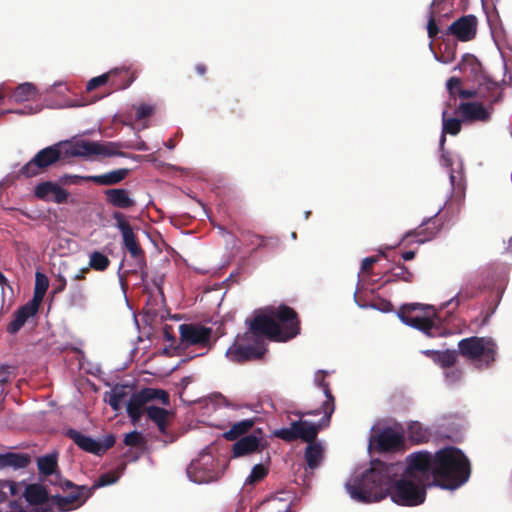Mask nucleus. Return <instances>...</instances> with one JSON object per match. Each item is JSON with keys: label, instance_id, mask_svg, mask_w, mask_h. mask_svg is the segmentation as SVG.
<instances>
[{"label": "nucleus", "instance_id": "obj_1", "mask_svg": "<svg viewBox=\"0 0 512 512\" xmlns=\"http://www.w3.org/2000/svg\"><path fill=\"white\" fill-rule=\"evenodd\" d=\"M395 474L393 464L382 461H374L371 468L355 480L353 485H348L351 497L362 503L378 502L388 496L391 477Z\"/></svg>", "mask_w": 512, "mask_h": 512}, {"label": "nucleus", "instance_id": "obj_2", "mask_svg": "<svg viewBox=\"0 0 512 512\" xmlns=\"http://www.w3.org/2000/svg\"><path fill=\"white\" fill-rule=\"evenodd\" d=\"M434 480L446 489H456L468 481L470 462L456 447H446L436 452Z\"/></svg>", "mask_w": 512, "mask_h": 512}, {"label": "nucleus", "instance_id": "obj_3", "mask_svg": "<svg viewBox=\"0 0 512 512\" xmlns=\"http://www.w3.org/2000/svg\"><path fill=\"white\" fill-rule=\"evenodd\" d=\"M398 317L408 326H411L427 337L441 336V328L436 324V310L433 306L421 303H409L401 306Z\"/></svg>", "mask_w": 512, "mask_h": 512}, {"label": "nucleus", "instance_id": "obj_4", "mask_svg": "<svg viewBox=\"0 0 512 512\" xmlns=\"http://www.w3.org/2000/svg\"><path fill=\"white\" fill-rule=\"evenodd\" d=\"M388 495L398 505L417 506L425 501L426 484L402 474L394 483L391 479Z\"/></svg>", "mask_w": 512, "mask_h": 512}, {"label": "nucleus", "instance_id": "obj_5", "mask_svg": "<svg viewBox=\"0 0 512 512\" xmlns=\"http://www.w3.org/2000/svg\"><path fill=\"white\" fill-rule=\"evenodd\" d=\"M496 343L489 337L472 336L458 342V354L489 367L496 357Z\"/></svg>", "mask_w": 512, "mask_h": 512}, {"label": "nucleus", "instance_id": "obj_6", "mask_svg": "<svg viewBox=\"0 0 512 512\" xmlns=\"http://www.w3.org/2000/svg\"><path fill=\"white\" fill-rule=\"evenodd\" d=\"M64 155L66 157L91 158L94 156H125V153L118 151L119 144L114 142L101 143L84 139L62 141Z\"/></svg>", "mask_w": 512, "mask_h": 512}, {"label": "nucleus", "instance_id": "obj_7", "mask_svg": "<svg viewBox=\"0 0 512 512\" xmlns=\"http://www.w3.org/2000/svg\"><path fill=\"white\" fill-rule=\"evenodd\" d=\"M466 67H469L471 73L476 75L477 88L475 89L477 92H481L477 94L478 98L487 101L491 105L502 100L500 84L481 72V64L474 55L465 54L463 56L460 68L466 69Z\"/></svg>", "mask_w": 512, "mask_h": 512}, {"label": "nucleus", "instance_id": "obj_8", "mask_svg": "<svg viewBox=\"0 0 512 512\" xmlns=\"http://www.w3.org/2000/svg\"><path fill=\"white\" fill-rule=\"evenodd\" d=\"M64 157L66 156L64 155V147L61 141L38 151L30 161L22 166L18 175L25 178L38 176L45 173Z\"/></svg>", "mask_w": 512, "mask_h": 512}, {"label": "nucleus", "instance_id": "obj_9", "mask_svg": "<svg viewBox=\"0 0 512 512\" xmlns=\"http://www.w3.org/2000/svg\"><path fill=\"white\" fill-rule=\"evenodd\" d=\"M159 401L164 406L170 405V395L163 389L143 388L133 393L127 403L126 411L132 423L141 420L150 402Z\"/></svg>", "mask_w": 512, "mask_h": 512}, {"label": "nucleus", "instance_id": "obj_10", "mask_svg": "<svg viewBox=\"0 0 512 512\" xmlns=\"http://www.w3.org/2000/svg\"><path fill=\"white\" fill-rule=\"evenodd\" d=\"M436 453L418 451L411 453L406 458V468L403 474L407 477L427 484L430 478H434V466H436Z\"/></svg>", "mask_w": 512, "mask_h": 512}, {"label": "nucleus", "instance_id": "obj_11", "mask_svg": "<svg viewBox=\"0 0 512 512\" xmlns=\"http://www.w3.org/2000/svg\"><path fill=\"white\" fill-rule=\"evenodd\" d=\"M246 323H248L249 328L240 338L243 341L255 339L258 342L265 343V338L278 341L279 323L273 318L271 310L269 311V315H255L252 320H246Z\"/></svg>", "mask_w": 512, "mask_h": 512}, {"label": "nucleus", "instance_id": "obj_12", "mask_svg": "<svg viewBox=\"0 0 512 512\" xmlns=\"http://www.w3.org/2000/svg\"><path fill=\"white\" fill-rule=\"evenodd\" d=\"M330 425L324 422V416L318 423H310L308 421H293L290 427L279 429L275 432V436L286 442H293L301 439L304 442L312 443L315 441L319 431Z\"/></svg>", "mask_w": 512, "mask_h": 512}, {"label": "nucleus", "instance_id": "obj_13", "mask_svg": "<svg viewBox=\"0 0 512 512\" xmlns=\"http://www.w3.org/2000/svg\"><path fill=\"white\" fill-rule=\"evenodd\" d=\"M242 335H237L234 343L228 348L227 357L236 363H244L251 360L261 359L266 352V343H261L255 339L243 341Z\"/></svg>", "mask_w": 512, "mask_h": 512}, {"label": "nucleus", "instance_id": "obj_14", "mask_svg": "<svg viewBox=\"0 0 512 512\" xmlns=\"http://www.w3.org/2000/svg\"><path fill=\"white\" fill-rule=\"evenodd\" d=\"M215 460L210 453L203 452L187 467V475L191 481L204 484L220 479V473L215 469Z\"/></svg>", "mask_w": 512, "mask_h": 512}, {"label": "nucleus", "instance_id": "obj_15", "mask_svg": "<svg viewBox=\"0 0 512 512\" xmlns=\"http://www.w3.org/2000/svg\"><path fill=\"white\" fill-rule=\"evenodd\" d=\"M271 313L275 321L279 323V342L293 339L300 333V320L293 308L280 305L277 308H271Z\"/></svg>", "mask_w": 512, "mask_h": 512}, {"label": "nucleus", "instance_id": "obj_16", "mask_svg": "<svg viewBox=\"0 0 512 512\" xmlns=\"http://www.w3.org/2000/svg\"><path fill=\"white\" fill-rule=\"evenodd\" d=\"M112 218L116 221V227L122 234L123 245L130 256L135 260V265H145V252L125 215L119 211H115L112 214Z\"/></svg>", "mask_w": 512, "mask_h": 512}, {"label": "nucleus", "instance_id": "obj_17", "mask_svg": "<svg viewBox=\"0 0 512 512\" xmlns=\"http://www.w3.org/2000/svg\"><path fill=\"white\" fill-rule=\"evenodd\" d=\"M65 435L71 439L81 450L96 456L104 455L107 450L114 446L116 441V438L113 434L105 435L101 441H97L92 437L87 436L73 428L67 429Z\"/></svg>", "mask_w": 512, "mask_h": 512}, {"label": "nucleus", "instance_id": "obj_18", "mask_svg": "<svg viewBox=\"0 0 512 512\" xmlns=\"http://www.w3.org/2000/svg\"><path fill=\"white\" fill-rule=\"evenodd\" d=\"M135 79L136 73L131 71L130 68H115L89 80L86 89L92 91L109 82L113 89L123 90L128 88Z\"/></svg>", "mask_w": 512, "mask_h": 512}, {"label": "nucleus", "instance_id": "obj_19", "mask_svg": "<svg viewBox=\"0 0 512 512\" xmlns=\"http://www.w3.org/2000/svg\"><path fill=\"white\" fill-rule=\"evenodd\" d=\"M328 375V372L325 370H318L315 373L314 382L316 386L321 388L324 392V395L326 397V400L323 402L320 409L312 410L306 413L298 412L297 415L299 417H303L305 415H318L319 413L324 414V422L327 424V422L331 421L332 414L335 411V398L332 394L330 384L325 380L326 376Z\"/></svg>", "mask_w": 512, "mask_h": 512}, {"label": "nucleus", "instance_id": "obj_20", "mask_svg": "<svg viewBox=\"0 0 512 512\" xmlns=\"http://www.w3.org/2000/svg\"><path fill=\"white\" fill-rule=\"evenodd\" d=\"M180 340L186 346L209 345L212 336V328L202 326L200 324H181L179 326Z\"/></svg>", "mask_w": 512, "mask_h": 512}, {"label": "nucleus", "instance_id": "obj_21", "mask_svg": "<svg viewBox=\"0 0 512 512\" xmlns=\"http://www.w3.org/2000/svg\"><path fill=\"white\" fill-rule=\"evenodd\" d=\"M34 196L44 202L64 204L68 201L70 193L60 183L43 181L38 183L33 190Z\"/></svg>", "mask_w": 512, "mask_h": 512}, {"label": "nucleus", "instance_id": "obj_22", "mask_svg": "<svg viewBox=\"0 0 512 512\" xmlns=\"http://www.w3.org/2000/svg\"><path fill=\"white\" fill-rule=\"evenodd\" d=\"M263 440L262 430H254L251 434L243 436L233 444V456L242 457L262 451L266 447V443H263Z\"/></svg>", "mask_w": 512, "mask_h": 512}, {"label": "nucleus", "instance_id": "obj_23", "mask_svg": "<svg viewBox=\"0 0 512 512\" xmlns=\"http://www.w3.org/2000/svg\"><path fill=\"white\" fill-rule=\"evenodd\" d=\"M477 19L474 15H465L454 21L446 30L462 42L472 40L476 35Z\"/></svg>", "mask_w": 512, "mask_h": 512}, {"label": "nucleus", "instance_id": "obj_24", "mask_svg": "<svg viewBox=\"0 0 512 512\" xmlns=\"http://www.w3.org/2000/svg\"><path fill=\"white\" fill-rule=\"evenodd\" d=\"M20 486L8 480L0 481V512H8L5 508H10L11 511L18 510L20 505Z\"/></svg>", "mask_w": 512, "mask_h": 512}, {"label": "nucleus", "instance_id": "obj_25", "mask_svg": "<svg viewBox=\"0 0 512 512\" xmlns=\"http://www.w3.org/2000/svg\"><path fill=\"white\" fill-rule=\"evenodd\" d=\"M455 113L461 115L464 122H487L490 111L479 102H461Z\"/></svg>", "mask_w": 512, "mask_h": 512}, {"label": "nucleus", "instance_id": "obj_26", "mask_svg": "<svg viewBox=\"0 0 512 512\" xmlns=\"http://www.w3.org/2000/svg\"><path fill=\"white\" fill-rule=\"evenodd\" d=\"M146 414L148 418L157 425L159 432L165 436L164 442H174V435L167 431L168 420L172 416V413L165 408L150 405L146 409Z\"/></svg>", "mask_w": 512, "mask_h": 512}, {"label": "nucleus", "instance_id": "obj_27", "mask_svg": "<svg viewBox=\"0 0 512 512\" xmlns=\"http://www.w3.org/2000/svg\"><path fill=\"white\" fill-rule=\"evenodd\" d=\"M104 195L106 203L118 209H130L136 205L131 191L126 188H109Z\"/></svg>", "mask_w": 512, "mask_h": 512}, {"label": "nucleus", "instance_id": "obj_28", "mask_svg": "<svg viewBox=\"0 0 512 512\" xmlns=\"http://www.w3.org/2000/svg\"><path fill=\"white\" fill-rule=\"evenodd\" d=\"M376 442L380 451H398L404 445V434L392 428H385L378 434Z\"/></svg>", "mask_w": 512, "mask_h": 512}, {"label": "nucleus", "instance_id": "obj_29", "mask_svg": "<svg viewBox=\"0 0 512 512\" xmlns=\"http://www.w3.org/2000/svg\"><path fill=\"white\" fill-rule=\"evenodd\" d=\"M441 230V224L436 216L431 217L422 222V224L416 228L415 230L409 231L404 236V240L409 239L410 237H417L416 242L424 243L433 239L438 232Z\"/></svg>", "mask_w": 512, "mask_h": 512}, {"label": "nucleus", "instance_id": "obj_30", "mask_svg": "<svg viewBox=\"0 0 512 512\" xmlns=\"http://www.w3.org/2000/svg\"><path fill=\"white\" fill-rule=\"evenodd\" d=\"M50 483L58 485L63 491H70L67 496L77 507L82 505L92 495L90 488L87 486H78L70 480L62 479L60 482H53L51 479Z\"/></svg>", "mask_w": 512, "mask_h": 512}, {"label": "nucleus", "instance_id": "obj_31", "mask_svg": "<svg viewBox=\"0 0 512 512\" xmlns=\"http://www.w3.org/2000/svg\"><path fill=\"white\" fill-rule=\"evenodd\" d=\"M39 310V307L31 302H27L25 305L19 307L14 312L13 320L7 326V332L9 334L17 333L27 322L30 317H33Z\"/></svg>", "mask_w": 512, "mask_h": 512}, {"label": "nucleus", "instance_id": "obj_32", "mask_svg": "<svg viewBox=\"0 0 512 512\" xmlns=\"http://www.w3.org/2000/svg\"><path fill=\"white\" fill-rule=\"evenodd\" d=\"M129 174V169L120 168L102 175H90L88 181L102 186H114L122 182Z\"/></svg>", "mask_w": 512, "mask_h": 512}, {"label": "nucleus", "instance_id": "obj_33", "mask_svg": "<svg viewBox=\"0 0 512 512\" xmlns=\"http://www.w3.org/2000/svg\"><path fill=\"white\" fill-rule=\"evenodd\" d=\"M422 353L443 369L453 367L458 358V352L449 349L445 351L424 350Z\"/></svg>", "mask_w": 512, "mask_h": 512}, {"label": "nucleus", "instance_id": "obj_34", "mask_svg": "<svg viewBox=\"0 0 512 512\" xmlns=\"http://www.w3.org/2000/svg\"><path fill=\"white\" fill-rule=\"evenodd\" d=\"M408 440L415 445L428 443L432 433L430 429L418 421H411L406 430Z\"/></svg>", "mask_w": 512, "mask_h": 512}, {"label": "nucleus", "instance_id": "obj_35", "mask_svg": "<svg viewBox=\"0 0 512 512\" xmlns=\"http://www.w3.org/2000/svg\"><path fill=\"white\" fill-rule=\"evenodd\" d=\"M31 462V457L27 453L7 452L0 454V468L11 467L15 470L26 468Z\"/></svg>", "mask_w": 512, "mask_h": 512}, {"label": "nucleus", "instance_id": "obj_36", "mask_svg": "<svg viewBox=\"0 0 512 512\" xmlns=\"http://www.w3.org/2000/svg\"><path fill=\"white\" fill-rule=\"evenodd\" d=\"M23 496L26 501L33 507L36 504H43L45 500L51 497L47 489L41 484H29L25 487Z\"/></svg>", "mask_w": 512, "mask_h": 512}, {"label": "nucleus", "instance_id": "obj_37", "mask_svg": "<svg viewBox=\"0 0 512 512\" xmlns=\"http://www.w3.org/2000/svg\"><path fill=\"white\" fill-rule=\"evenodd\" d=\"M37 465L40 474L46 477L53 476L55 478V480H52L53 482H60V480H62L61 475L56 472L58 466L56 455L49 454L38 458Z\"/></svg>", "mask_w": 512, "mask_h": 512}, {"label": "nucleus", "instance_id": "obj_38", "mask_svg": "<svg viewBox=\"0 0 512 512\" xmlns=\"http://www.w3.org/2000/svg\"><path fill=\"white\" fill-rule=\"evenodd\" d=\"M462 121L463 120L458 118H448L446 109L442 112V134L439 141V148L443 149L446 143V134L455 136L460 133Z\"/></svg>", "mask_w": 512, "mask_h": 512}, {"label": "nucleus", "instance_id": "obj_39", "mask_svg": "<svg viewBox=\"0 0 512 512\" xmlns=\"http://www.w3.org/2000/svg\"><path fill=\"white\" fill-rule=\"evenodd\" d=\"M446 0H433L430 6L429 14H428V23H427V33L428 37L433 40L437 37L439 33V28L436 24V17L441 14L445 8L440 9L439 6L441 3Z\"/></svg>", "mask_w": 512, "mask_h": 512}, {"label": "nucleus", "instance_id": "obj_40", "mask_svg": "<svg viewBox=\"0 0 512 512\" xmlns=\"http://www.w3.org/2000/svg\"><path fill=\"white\" fill-rule=\"evenodd\" d=\"M389 277L386 279L385 283L395 282V281H404L407 283H411L413 281L414 275L403 263H397L394 267H392L388 273Z\"/></svg>", "mask_w": 512, "mask_h": 512}, {"label": "nucleus", "instance_id": "obj_41", "mask_svg": "<svg viewBox=\"0 0 512 512\" xmlns=\"http://www.w3.org/2000/svg\"><path fill=\"white\" fill-rule=\"evenodd\" d=\"M49 286V280L46 275L41 272H36L35 275V288L33 298L29 301L36 306H40L45 293Z\"/></svg>", "mask_w": 512, "mask_h": 512}, {"label": "nucleus", "instance_id": "obj_42", "mask_svg": "<svg viewBox=\"0 0 512 512\" xmlns=\"http://www.w3.org/2000/svg\"><path fill=\"white\" fill-rule=\"evenodd\" d=\"M254 426L253 419H244L234 423L230 430L224 433V438L229 441H234L240 436L246 434Z\"/></svg>", "mask_w": 512, "mask_h": 512}, {"label": "nucleus", "instance_id": "obj_43", "mask_svg": "<svg viewBox=\"0 0 512 512\" xmlns=\"http://www.w3.org/2000/svg\"><path fill=\"white\" fill-rule=\"evenodd\" d=\"M309 445L306 448L305 451V460L307 463V466L310 469H315L319 466L322 457H323V448L319 443H315L314 441L312 443H308Z\"/></svg>", "mask_w": 512, "mask_h": 512}, {"label": "nucleus", "instance_id": "obj_44", "mask_svg": "<svg viewBox=\"0 0 512 512\" xmlns=\"http://www.w3.org/2000/svg\"><path fill=\"white\" fill-rule=\"evenodd\" d=\"M480 293V286L477 281H469L462 289L458 292L454 299L451 302L456 301V304L459 305L461 302L468 301L474 297H476Z\"/></svg>", "mask_w": 512, "mask_h": 512}, {"label": "nucleus", "instance_id": "obj_45", "mask_svg": "<svg viewBox=\"0 0 512 512\" xmlns=\"http://www.w3.org/2000/svg\"><path fill=\"white\" fill-rule=\"evenodd\" d=\"M36 95V88L30 83L18 85L13 91L12 98L17 102L27 101Z\"/></svg>", "mask_w": 512, "mask_h": 512}, {"label": "nucleus", "instance_id": "obj_46", "mask_svg": "<svg viewBox=\"0 0 512 512\" xmlns=\"http://www.w3.org/2000/svg\"><path fill=\"white\" fill-rule=\"evenodd\" d=\"M110 265L109 258L99 251H93L89 257V269L105 271Z\"/></svg>", "mask_w": 512, "mask_h": 512}, {"label": "nucleus", "instance_id": "obj_47", "mask_svg": "<svg viewBox=\"0 0 512 512\" xmlns=\"http://www.w3.org/2000/svg\"><path fill=\"white\" fill-rule=\"evenodd\" d=\"M251 245H255L252 253L261 248H275L279 244V239L274 237H264L260 235H252L250 238Z\"/></svg>", "mask_w": 512, "mask_h": 512}, {"label": "nucleus", "instance_id": "obj_48", "mask_svg": "<svg viewBox=\"0 0 512 512\" xmlns=\"http://www.w3.org/2000/svg\"><path fill=\"white\" fill-rule=\"evenodd\" d=\"M268 475V468L263 464H256L253 466L250 475L246 478V485H254L262 481Z\"/></svg>", "mask_w": 512, "mask_h": 512}, {"label": "nucleus", "instance_id": "obj_49", "mask_svg": "<svg viewBox=\"0 0 512 512\" xmlns=\"http://www.w3.org/2000/svg\"><path fill=\"white\" fill-rule=\"evenodd\" d=\"M118 478L119 476L114 472H107L101 474L95 481V483L92 485V487H90L91 492L93 493V491L97 488L114 484L115 482H117Z\"/></svg>", "mask_w": 512, "mask_h": 512}, {"label": "nucleus", "instance_id": "obj_50", "mask_svg": "<svg viewBox=\"0 0 512 512\" xmlns=\"http://www.w3.org/2000/svg\"><path fill=\"white\" fill-rule=\"evenodd\" d=\"M126 392L121 387L116 386L111 393H109L108 404L115 411L120 409L121 401L125 398Z\"/></svg>", "mask_w": 512, "mask_h": 512}, {"label": "nucleus", "instance_id": "obj_51", "mask_svg": "<svg viewBox=\"0 0 512 512\" xmlns=\"http://www.w3.org/2000/svg\"><path fill=\"white\" fill-rule=\"evenodd\" d=\"M124 444L130 447H144L146 444L145 438L138 431L127 433L124 437Z\"/></svg>", "mask_w": 512, "mask_h": 512}, {"label": "nucleus", "instance_id": "obj_52", "mask_svg": "<svg viewBox=\"0 0 512 512\" xmlns=\"http://www.w3.org/2000/svg\"><path fill=\"white\" fill-rule=\"evenodd\" d=\"M52 500L54 501L55 506L57 507L58 511H69L73 508H76L75 504L70 500V498L66 496L61 495H55L51 496Z\"/></svg>", "mask_w": 512, "mask_h": 512}, {"label": "nucleus", "instance_id": "obj_53", "mask_svg": "<svg viewBox=\"0 0 512 512\" xmlns=\"http://www.w3.org/2000/svg\"><path fill=\"white\" fill-rule=\"evenodd\" d=\"M88 176H80L73 174H64L59 178V183L61 185H78L83 181H88Z\"/></svg>", "mask_w": 512, "mask_h": 512}, {"label": "nucleus", "instance_id": "obj_54", "mask_svg": "<svg viewBox=\"0 0 512 512\" xmlns=\"http://www.w3.org/2000/svg\"><path fill=\"white\" fill-rule=\"evenodd\" d=\"M461 85L462 81L458 77H451L448 79L446 87L451 98L456 99L459 89H462Z\"/></svg>", "mask_w": 512, "mask_h": 512}, {"label": "nucleus", "instance_id": "obj_55", "mask_svg": "<svg viewBox=\"0 0 512 512\" xmlns=\"http://www.w3.org/2000/svg\"><path fill=\"white\" fill-rule=\"evenodd\" d=\"M153 113V108L150 105L147 104H141L136 109V118L137 119H145L149 116H151Z\"/></svg>", "mask_w": 512, "mask_h": 512}, {"label": "nucleus", "instance_id": "obj_56", "mask_svg": "<svg viewBox=\"0 0 512 512\" xmlns=\"http://www.w3.org/2000/svg\"><path fill=\"white\" fill-rule=\"evenodd\" d=\"M377 256H370L366 257L362 260L360 272L362 273H369V271L372 269V266L378 262Z\"/></svg>", "mask_w": 512, "mask_h": 512}, {"label": "nucleus", "instance_id": "obj_57", "mask_svg": "<svg viewBox=\"0 0 512 512\" xmlns=\"http://www.w3.org/2000/svg\"><path fill=\"white\" fill-rule=\"evenodd\" d=\"M440 151L442 165L445 166L446 168H451L453 166V159L451 153L445 150V145L443 146V149L440 148Z\"/></svg>", "mask_w": 512, "mask_h": 512}, {"label": "nucleus", "instance_id": "obj_58", "mask_svg": "<svg viewBox=\"0 0 512 512\" xmlns=\"http://www.w3.org/2000/svg\"><path fill=\"white\" fill-rule=\"evenodd\" d=\"M446 380L449 383H456L460 381L462 377V371L460 369H454L445 373Z\"/></svg>", "mask_w": 512, "mask_h": 512}, {"label": "nucleus", "instance_id": "obj_59", "mask_svg": "<svg viewBox=\"0 0 512 512\" xmlns=\"http://www.w3.org/2000/svg\"><path fill=\"white\" fill-rule=\"evenodd\" d=\"M240 100L236 97L229 98L227 100V106L231 113L233 114H241V109L238 107Z\"/></svg>", "mask_w": 512, "mask_h": 512}, {"label": "nucleus", "instance_id": "obj_60", "mask_svg": "<svg viewBox=\"0 0 512 512\" xmlns=\"http://www.w3.org/2000/svg\"><path fill=\"white\" fill-rule=\"evenodd\" d=\"M481 92H477L476 89H459L458 96L461 99H470V98H478L477 94Z\"/></svg>", "mask_w": 512, "mask_h": 512}, {"label": "nucleus", "instance_id": "obj_61", "mask_svg": "<svg viewBox=\"0 0 512 512\" xmlns=\"http://www.w3.org/2000/svg\"><path fill=\"white\" fill-rule=\"evenodd\" d=\"M163 334H164V339L166 341H169L171 343L176 342V337H175V335L173 333V330H172L171 326L165 325L164 328H163Z\"/></svg>", "mask_w": 512, "mask_h": 512}, {"label": "nucleus", "instance_id": "obj_62", "mask_svg": "<svg viewBox=\"0 0 512 512\" xmlns=\"http://www.w3.org/2000/svg\"><path fill=\"white\" fill-rule=\"evenodd\" d=\"M56 281L58 282V286L55 288V293L62 292L67 285L66 278L62 275H59Z\"/></svg>", "mask_w": 512, "mask_h": 512}, {"label": "nucleus", "instance_id": "obj_63", "mask_svg": "<svg viewBox=\"0 0 512 512\" xmlns=\"http://www.w3.org/2000/svg\"><path fill=\"white\" fill-rule=\"evenodd\" d=\"M439 8L440 9L445 8V10L442 11L439 16H446L448 14V12H450L452 10L453 3L451 2V0H446L445 2L441 3Z\"/></svg>", "mask_w": 512, "mask_h": 512}, {"label": "nucleus", "instance_id": "obj_64", "mask_svg": "<svg viewBox=\"0 0 512 512\" xmlns=\"http://www.w3.org/2000/svg\"><path fill=\"white\" fill-rule=\"evenodd\" d=\"M90 271L89 267L82 268L74 277L73 280H84L85 275Z\"/></svg>", "mask_w": 512, "mask_h": 512}]
</instances>
